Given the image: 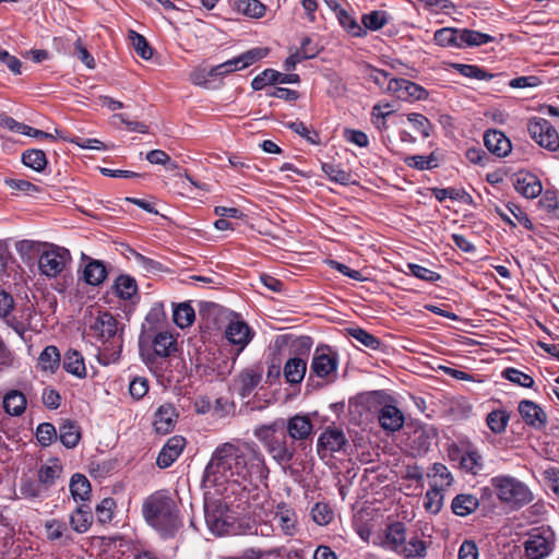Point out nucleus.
Here are the masks:
<instances>
[{"instance_id":"f257e3e1","label":"nucleus","mask_w":559,"mask_h":559,"mask_svg":"<svg viewBox=\"0 0 559 559\" xmlns=\"http://www.w3.org/2000/svg\"><path fill=\"white\" fill-rule=\"evenodd\" d=\"M270 469L259 447L253 442H225L217 447L207 463L203 484L224 495L228 486L246 489L264 484Z\"/></svg>"},{"instance_id":"f03ea898","label":"nucleus","mask_w":559,"mask_h":559,"mask_svg":"<svg viewBox=\"0 0 559 559\" xmlns=\"http://www.w3.org/2000/svg\"><path fill=\"white\" fill-rule=\"evenodd\" d=\"M142 513L147 524L163 538L174 537L182 527L178 504L166 490L150 495L143 502Z\"/></svg>"},{"instance_id":"7ed1b4c3","label":"nucleus","mask_w":559,"mask_h":559,"mask_svg":"<svg viewBox=\"0 0 559 559\" xmlns=\"http://www.w3.org/2000/svg\"><path fill=\"white\" fill-rule=\"evenodd\" d=\"M88 335L99 342L104 350L108 354V359L115 361L118 359L122 348V324L108 311H103L98 307H92L88 310V321L86 322Z\"/></svg>"},{"instance_id":"20e7f679","label":"nucleus","mask_w":559,"mask_h":559,"mask_svg":"<svg viewBox=\"0 0 559 559\" xmlns=\"http://www.w3.org/2000/svg\"><path fill=\"white\" fill-rule=\"evenodd\" d=\"M406 537L405 524L396 521L374 537L373 545L392 551L403 559H424L427 556V544L418 536H413L408 540Z\"/></svg>"},{"instance_id":"39448f33","label":"nucleus","mask_w":559,"mask_h":559,"mask_svg":"<svg viewBox=\"0 0 559 559\" xmlns=\"http://www.w3.org/2000/svg\"><path fill=\"white\" fill-rule=\"evenodd\" d=\"M283 430L284 420L277 419L271 424L255 427L253 435L275 462L288 464L296 453V447L287 440Z\"/></svg>"},{"instance_id":"423d86ee","label":"nucleus","mask_w":559,"mask_h":559,"mask_svg":"<svg viewBox=\"0 0 559 559\" xmlns=\"http://www.w3.org/2000/svg\"><path fill=\"white\" fill-rule=\"evenodd\" d=\"M72 261L70 251L52 243H45L38 257V270L40 275L47 278H56L68 269Z\"/></svg>"},{"instance_id":"0eeeda50","label":"nucleus","mask_w":559,"mask_h":559,"mask_svg":"<svg viewBox=\"0 0 559 559\" xmlns=\"http://www.w3.org/2000/svg\"><path fill=\"white\" fill-rule=\"evenodd\" d=\"M543 192V186L540 180L532 174H526V199H534L540 195L537 202L530 205L535 206L538 211L548 214L552 217H559V198L552 190H546Z\"/></svg>"},{"instance_id":"6e6552de","label":"nucleus","mask_w":559,"mask_h":559,"mask_svg":"<svg viewBox=\"0 0 559 559\" xmlns=\"http://www.w3.org/2000/svg\"><path fill=\"white\" fill-rule=\"evenodd\" d=\"M491 486L498 499L511 509H519L524 501V485L514 477L500 475L492 477Z\"/></svg>"},{"instance_id":"1a4fd4ad","label":"nucleus","mask_w":559,"mask_h":559,"mask_svg":"<svg viewBox=\"0 0 559 559\" xmlns=\"http://www.w3.org/2000/svg\"><path fill=\"white\" fill-rule=\"evenodd\" d=\"M526 535V559H544L550 555L555 535L549 527H534Z\"/></svg>"},{"instance_id":"9d476101","label":"nucleus","mask_w":559,"mask_h":559,"mask_svg":"<svg viewBox=\"0 0 559 559\" xmlns=\"http://www.w3.org/2000/svg\"><path fill=\"white\" fill-rule=\"evenodd\" d=\"M527 131L534 142L543 148L555 152L559 148V134L554 126L544 118H530Z\"/></svg>"},{"instance_id":"9b49d317","label":"nucleus","mask_w":559,"mask_h":559,"mask_svg":"<svg viewBox=\"0 0 559 559\" xmlns=\"http://www.w3.org/2000/svg\"><path fill=\"white\" fill-rule=\"evenodd\" d=\"M337 365V354L331 348H317L312 356L310 372L318 378L333 380L336 377Z\"/></svg>"},{"instance_id":"f8f14e48","label":"nucleus","mask_w":559,"mask_h":559,"mask_svg":"<svg viewBox=\"0 0 559 559\" xmlns=\"http://www.w3.org/2000/svg\"><path fill=\"white\" fill-rule=\"evenodd\" d=\"M385 92L402 100H421L428 97V92L420 85L405 80L391 78Z\"/></svg>"},{"instance_id":"ddd939ff","label":"nucleus","mask_w":559,"mask_h":559,"mask_svg":"<svg viewBox=\"0 0 559 559\" xmlns=\"http://www.w3.org/2000/svg\"><path fill=\"white\" fill-rule=\"evenodd\" d=\"M273 520L286 537H295L300 532L298 515L295 509L287 503L282 502L276 506Z\"/></svg>"},{"instance_id":"4468645a","label":"nucleus","mask_w":559,"mask_h":559,"mask_svg":"<svg viewBox=\"0 0 559 559\" xmlns=\"http://www.w3.org/2000/svg\"><path fill=\"white\" fill-rule=\"evenodd\" d=\"M347 444V439L342 429L326 427L318 439V453L322 456L328 453L338 452Z\"/></svg>"},{"instance_id":"2eb2a0df","label":"nucleus","mask_w":559,"mask_h":559,"mask_svg":"<svg viewBox=\"0 0 559 559\" xmlns=\"http://www.w3.org/2000/svg\"><path fill=\"white\" fill-rule=\"evenodd\" d=\"M284 427L294 445L295 442H304L313 435V424L309 415L297 414L284 423Z\"/></svg>"},{"instance_id":"dca6fc26","label":"nucleus","mask_w":559,"mask_h":559,"mask_svg":"<svg viewBox=\"0 0 559 559\" xmlns=\"http://www.w3.org/2000/svg\"><path fill=\"white\" fill-rule=\"evenodd\" d=\"M452 460H460V467L472 475H477L484 467L483 456L479 451L474 447H468L464 452L459 448L452 449L450 452Z\"/></svg>"},{"instance_id":"f3484780","label":"nucleus","mask_w":559,"mask_h":559,"mask_svg":"<svg viewBox=\"0 0 559 559\" xmlns=\"http://www.w3.org/2000/svg\"><path fill=\"white\" fill-rule=\"evenodd\" d=\"M299 82V75L294 73H281L273 69H266L257 75L251 86L254 91H261L266 85L281 83V84H295Z\"/></svg>"},{"instance_id":"a211bd4d","label":"nucleus","mask_w":559,"mask_h":559,"mask_svg":"<svg viewBox=\"0 0 559 559\" xmlns=\"http://www.w3.org/2000/svg\"><path fill=\"white\" fill-rule=\"evenodd\" d=\"M178 413L173 404L166 403L160 405L155 414L153 426L157 433L167 435L171 432L176 426Z\"/></svg>"},{"instance_id":"6ab92c4d","label":"nucleus","mask_w":559,"mask_h":559,"mask_svg":"<svg viewBox=\"0 0 559 559\" xmlns=\"http://www.w3.org/2000/svg\"><path fill=\"white\" fill-rule=\"evenodd\" d=\"M186 445V440L181 436H174L169 438L166 444L160 450L156 464L160 468L169 467L181 454Z\"/></svg>"},{"instance_id":"aec40b11","label":"nucleus","mask_w":559,"mask_h":559,"mask_svg":"<svg viewBox=\"0 0 559 559\" xmlns=\"http://www.w3.org/2000/svg\"><path fill=\"white\" fill-rule=\"evenodd\" d=\"M429 486L441 491H445L454 483V477L450 469L442 463H433L427 472Z\"/></svg>"},{"instance_id":"412c9836","label":"nucleus","mask_w":559,"mask_h":559,"mask_svg":"<svg viewBox=\"0 0 559 559\" xmlns=\"http://www.w3.org/2000/svg\"><path fill=\"white\" fill-rule=\"evenodd\" d=\"M378 420L384 430L395 432L403 427L404 415L396 406L386 404L379 411Z\"/></svg>"},{"instance_id":"4be33fe9","label":"nucleus","mask_w":559,"mask_h":559,"mask_svg":"<svg viewBox=\"0 0 559 559\" xmlns=\"http://www.w3.org/2000/svg\"><path fill=\"white\" fill-rule=\"evenodd\" d=\"M487 150L498 157L507 156L511 151L510 140L500 131L489 130L484 135Z\"/></svg>"},{"instance_id":"5701e85b","label":"nucleus","mask_w":559,"mask_h":559,"mask_svg":"<svg viewBox=\"0 0 559 559\" xmlns=\"http://www.w3.org/2000/svg\"><path fill=\"white\" fill-rule=\"evenodd\" d=\"M154 354L158 357H169L177 350V341L168 331L156 333L152 340Z\"/></svg>"},{"instance_id":"b1692460","label":"nucleus","mask_w":559,"mask_h":559,"mask_svg":"<svg viewBox=\"0 0 559 559\" xmlns=\"http://www.w3.org/2000/svg\"><path fill=\"white\" fill-rule=\"evenodd\" d=\"M62 469L63 468L59 460H49L38 469V483L43 486L44 489L50 488L61 476Z\"/></svg>"},{"instance_id":"393cba45","label":"nucleus","mask_w":559,"mask_h":559,"mask_svg":"<svg viewBox=\"0 0 559 559\" xmlns=\"http://www.w3.org/2000/svg\"><path fill=\"white\" fill-rule=\"evenodd\" d=\"M225 335L230 343L239 345L240 349L247 346L251 340L250 329L242 321L230 322L226 329Z\"/></svg>"},{"instance_id":"a878e982","label":"nucleus","mask_w":559,"mask_h":559,"mask_svg":"<svg viewBox=\"0 0 559 559\" xmlns=\"http://www.w3.org/2000/svg\"><path fill=\"white\" fill-rule=\"evenodd\" d=\"M63 369L80 379H83L86 377V367L84 362V358L82 354L76 349H69L64 354L63 358Z\"/></svg>"},{"instance_id":"bb28decb","label":"nucleus","mask_w":559,"mask_h":559,"mask_svg":"<svg viewBox=\"0 0 559 559\" xmlns=\"http://www.w3.org/2000/svg\"><path fill=\"white\" fill-rule=\"evenodd\" d=\"M69 488L75 502H85L91 499V484L83 474H74L70 479Z\"/></svg>"},{"instance_id":"cd10ccee","label":"nucleus","mask_w":559,"mask_h":559,"mask_svg":"<svg viewBox=\"0 0 559 559\" xmlns=\"http://www.w3.org/2000/svg\"><path fill=\"white\" fill-rule=\"evenodd\" d=\"M106 277L107 269L104 262L91 259L86 263L83 270V278L88 285L98 286L105 281Z\"/></svg>"},{"instance_id":"c85d7f7f","label":"nucleus","mask_w":559,"mask_h":559,"mask_svg":"<svg viewBox=\"0 0 559 559\" xmlns=\"http://www.w3.org/2000/svg\"><path fill=\"white\" fill-rule=\"evenodd\" d=\"M59 440L61 443L68 448L73 449L78 445L81 440V430L79 425L72 420H64L59 426Z\"/></svg>"},{"instance_id":"c756f323","label":"nucleus","mask_w":559,"mask_h":559,"mask_svg":"<svg viewBox=\"0 0 559 559\" xmlns=\"http://www.w3.org/2000/svg\"><path fill=\"white\" fill-rule=\"evenodd\" d=\"M91 508L82 503L70 515V525L76 533H85L92 525Z\"/></svg>"},{"instance_id":"7c9ffc66","label":"nucleus","mask_w":559,"mask_h":559,"mask_svg":"<svg viewBox=\"0 0 559 559\" xmlns=\"http://www.w3.org/2000/svg\"><path fill=\"white\" fill-rule=\"evenodd\" d=\"M60 358L59 349L56 346H46L39 354L38 367L44 372L55 373L59 369Z\"/></svg>"},{"instance_id":"2f4dec72","label":"nucleus","mask_w":559,"mask_h":559,"mask_svg":"<svg viewBox=\"0 0 559 559\" xmlns=\"http://www.w3.org/2000/svg\"><path fill=\"white\" fill-rule=\"evenodd\" d=\"M306 371V361L298 357L288 359L284 366V377L287 382L293 384L300 383L305 378Z\"/></svg>"},{"instance_id":"473e14b6","label":"nucleus","mask_w":559,"mask_h":559,"mask_svg":"<svg viewBox=\"0 0 559 559\" xmlns=\"http://www.w3.org/2000/svg\"><path fill=\"white\" fill-rule=\"evenodd\" d=\"M479 506L478 499L474 495L462 493L457 495L452 500V511L459 516H466L473 513Z\"/></svg>"},{"instance_id":"72a5a7b5","label":"nucleus","mask_w":559,"mask_h":559,"mask_svg":"<svg viewBox=\"0 0 559 559\" xmlns=\"http://www.w3.org/2000/svg\"><path fill=\"white\" fill-rule=\"evenodd\" d=\"M547 414L544 408L532 402L526 400V425L540 430L547 425Z\"/></svg>"},{"instance_id":"f704fd0d","label":"nucleus","mask_w":559,"mask_h":559,"mask_svg":"<svg viewBox=\"0 0 559 559\" xmlns=\"http://www.w3.org/2000/svg\"><path fill=\"white\" fill-rule=\"evenodd\" d=\"M3 407L8 414L19 416L26 408V397L20 391H10L3 397Z\"/></svg>"},{"instance_id":"c9c22d12","label":"nucleus","mask_w":559,"mask_h":559,"mask_svg":"<svg viewBox=\"0 0 559 559\" xmlns=\"http://www.w3.org/2000/svg\"><path fill=\"white\" fill-rule=\"evenodd\" d=\"M461 29L443 27L435 32L433 39L441 47L461 48Z\"/></svg>"},{"instance_id":"e433bc0d","label":"nucleus","mask_w":559,"mask_h":559,"mask_svg":"<svg viewBox=\"0 0 559 559\" xmlns=\"http://www.w3.org/2000/svg\"><path fill=\"white\" fill-rule=\"evenodd\" d=\"M509 420L510 414L503 408L493 409L486 417L488 428L496 435L506 431Z\"/></svg>"},{"instance_id":"4c0bfd02","label":"nucleus","mask_w":559,"mask_h":559,"mask_svg":"<svg viewBox=\"0 0 559 559\" xmlns=\"http://www.w3.org/2000/svg\"><path fill=\"white\" fill-rule=\"evenodd\" d=\"M22 162L26 167L38 173L43 171L48 164L45 152L36 148L25 151L22 154Z\"/></svg>"},{"instance_id":"58836bf2","label":"nucleus","mask_w":559,"mask_h":559,"mask_svg":"<svg viewBox=\"0 0 559 559\" xmlns=\"http://www.w3.org/2000/svg\"><path fill=\"white\" fill-rule=\"evenodd\" d=\"M336 17L342 27L345 31H347L352 36L362 37L367 34V31L345 9L338 10L336 13Z\"/></svg>"},{"instance_id":"ea45409f","label":"nucleus","mask_w":559,"mask_h":559,"mask_svg":"<svg viewBox=\"0 0 559 559\" xmlns=\"http://www.w3.org/2000/svg\"><path fill=\"white\" fill-rule=\"evenodd\" d=\"M261 379V372L254 369L245 370L239 378L241 395H250L253 392V390L259 385Z\"/></svg>"},{"instance_id":"a19ab883","label":"nucleus","mask_w":559,"mask_h":559,"mask_svg":"<svg viewBox=\"0 0 559 559\" xmlns=\"http://www.w3.org/2000/svg\"><path fill=\"white\" fill-rule=\"evenodd\" d=\"M115 289L121 299H131L136 290V282L129 275H120L115 282Z\"/></svg>"},{"instance_id":"79ce46f5","label":"nucleus","mask_w":559,"mask_h":559,"mask_svg":"<svg viewBox=\"0 0 559 559\" xmlns=\"http://www.w3.org/2000/svg\"><path fill=\"white\" fill-rule=\"evenodd\" d=\"M236 8L239 12L252 19H260L265 13V5L259 0H237Z\"/></svg>"},{"instance_id":"37998d69","label":"nucleus","mask_w":559,"mask_h":559,"mask_svg":"<svg viewBox=\"0 0 559 559\" xmlns=\"http://www.w3.org/2000/svg\"><path fill=\"white\" fill-rule=\"evenodd\" d=\"M194 319V309L188 304H181L174 310V322L180 329L190 326Z\"/></svg>"},{"instance_id":"c03bdc74","label":"nucleus","mask_w":559,"mask_h":559,"mask_svg":"<svg viewBox=\"0 0 559 559\" xmlns=\"http://www.w3.org/2000/svg\"><path fill=\"white\" fill-rule=\"evenodd\" d=\"M443 491L430 487L424 497L425 510L431 514H437L443 506Z\"/></svg>"},{"instance_id":"a18cd8bd","label":"nucleus","mask_w":559,"mask_h":559,"mask_svg":"<svg viewBox=\"0 0 559 559\" xmlns=\"http://www.w3.org/2000/svg\"><path fill=\"white\" fill-rule=\"evenodd\" d=\"M461 48L471 47V46H480L483 44L488 43L491 37L485 33H480L477 31L471 29H461Z\"/></svg>"},{"instance_id":"49530a36","label":"nucleus","mask_w":559,"mask_h":559,"mask_svg":"<svg viewBox=\"0 0 559 559\" xmlns=\"http://www.w3.org/2000/svg\"><path fill=\"white\" fill-rule=\"evenodd\" d=\"M322 170L328 176V178L332 181H335L341 185H348L352 180V175L349 171L343 169L338 165L335 164H323Z\"/></svg>"},{"instance_id":"de8ad7c7","label":"nucleus","mask_w":559,"mask_h":559,"mask_svg":"<svg viewBox=\"0 0 559 559\" xmlns=\"http://www.w3.org/2000/svg\"><path fill=\"white\" fill-rule=\"evenodd\" d=\"M129 39L131 40V44L135 50V52L143 59L148 60L151 59L153 51L152 48L148 46V43L146 38L134 32L129 31Z\"/></svg>"},{"instance_id":"09e8293b","label":"nucleus","mask_w":559,"mask_h":559,"mask_svg":"<svg viewBox=\"0 0 559 559\" xmlns=\"http://www.w3.org/2000/svg\"><path fill=\"white\" fill-rule=\"evenodd\" d=\"M312 520L318 525H328L334 518L333 510L326 503L318 502L311 509Z\"/></svg>"},{"instance_id":"8fccbe9b","label":"nucleus","mask_w":559,"mask_h":559,"mask_svg":"<svg viewBox=\"0 0 559 559\" xmlns=\"http://www.w3.org/2000/svg\"><path fill=\"white\" fill-rule=\"evenodd\" d=\"M365 29L378 31L388 23L386 14L383 11H372L361 17Z\"/></svg>"},{"instance_id":"3c124183","label":"nucleus","mask_w":559,"mask_h":559,"mask_svg":"<svg viewBox=\"0 0 559 559\" xmlns=\"http://www.w3.org/2000/svg\"><path fill=\"white\" fill-rule=\"evenodd\" d=\"M4 183L11 190L22 192L25 195H35L40 192L39 187L24 179L8 178L4 180Z\"/></svg>"},{"instance_id":"603ef678","label":"nucleus","mask_w":559,"mask_h":559,"mask_svg":"<svg viewBox=\"0 0 559 559\" xmlns=\"http://www.w3.org/2000/svg\"><path fill=\"white\" fill-rule=\"evenodd\" d=\"M365 75L369 81L373 82L378 87L385 92L389 80L391 79L389 72L377 69L372 66H366Z\"/></svg>"},{"instance_id":"864d4df0","label":"nucleus","mask_w":559,"mask_h":559,"mask_svg":"<svg viewBox=\"0 0 559 559\" xmlns=\"http://www.w3.org/2000/svg\"><path fill=\"white\" fill-rule=\"evenodd\" d=\"M310 43L309 38H305L301 43L300 50H297L295 53H292L289 57L286 58L284 62V67L286 71H290L295 69L296 64L301 62L305 59L314 57V52H309L306 49V45Z\"/></svg>"},{"instance_id":"5fc2aeb1","label":"nucleus","mask_w":559,"mask_h":559,"mask_svg":"<svg viewBox=\"0 0 559 559\" xmlns=\"http://www.w3.org/2000/svg\"><path fill=\"white\" fill-rule=\"evenodd\" d=\"M115 509L116 502L112 498L103 499L96 507L97 520L103 524L109 523L114 518Z\"/></svg>"},{"instance_id":"6e6d98bb","label":"nucleus","mask_w":559,"mask_h":559,"mask_svg":"<svg viewBox=\"0 0 559 559\" xmlns=\"http://www.w3.org/2000/svg\"><path fill=\"white\" fill-rule=\"evenodd\" d=\"M36 438L41 445L47 447L58 438L57 430L52 424L43 423L36 429Z\"/></svg>"},{"instance_id":"4d7b16f0","label":"nucleus","mask_w":559,"mask_h":559,"mask_svg":"<svg viewBox=\"0 0 559 559\" xmlns=\"http://www.w3.org/2000/svg\"><path fill=\"white\" fill-rule=\"evenodd\" d=\"M406 164L409 167L425 170V169H431L433 167H437V158L433 154H430L428 156L423 155H415L406 158Z\"/></svg>"},{"instance_id":"13d9d810","label":"nucleus","mask_w":559,"mask_h":559,"mask_svg":"<svg viewBox=\"0 0 559 559\" xmlns=\"http://www.w3.org/2000/svg\"><path fill=\"white\" fill-rule=\"evenodd\" d=\"M43 486L32 478H23L20 485V492L23 498L33 499L41 496Z\"/></svg>"},{"instance_id":"bf43d9fd","label":"nucleus","mask_w":559,"mask_h":559,"mask_svg":"<svg viewBox=\"0 0 559 559\" xmlns=\"http://www.w3.org/2000/svg\"><path fill=\"white\" fill-rule=\"evenodd\" d=\"M453 68L462 75L476 80H486L492 78L491 74H487L483 69L472 64H453Z\"/></svg>"},{"instance_id":"052dcab7","label":"nucleus","mask_w":559,"mask_h":559,"mask_svg":"<svg viewBox=\"0 0 559 559\" xmlns=\"http://www.w3.org/2000/svg\"><path fill=\"white\" fill-rule=\"evenodd\" d=\"M407 267L412 275L429 283L437 282L441 277L440 274H438L437 272L429 270L425 266H421L419 264L409 263L407 264Z\"/></svg>"},{"instance_id":"680f3d73","label":"nucleus","mask_w":559,"mask_h":559,"mask_svg":"<svg viewBox=\"0 0 559 559\" xmlns=\"http://www.w3.org/2000/svg\"><path fill=\"white\" fill-rule=\"evenodd\" d=\"M407 120L424 138H428L430 135V122L424 115L412 112L407 116Z\"/></svg>"},{"instance_id":"e2e57ef3","label":"nucleus","mask_w":559,"mask_h":559,"mask_svg":"<svg viewBox=\"0 0 559 559\" xmlns=\"http://www.w3.org/2000/svg\"><path fill=\"white\" fill-rule=\"evenodd\" d=\"M349 334L359 343L368 348L376 349L380 345V341L362 329H352Z\"/></svg>"},{"instance_id":"0e129e2a","label":"nucleus","mask_w":559,"mask_h":559,"mask_svg":"<svg viewBox=\"0 0 559 559\" xmlns=\"http://www.w3.org/2000/svg\"><path fill=\"white\" fill-rule=\"evenodd\" d=\"M146 159L151 164L167 166L168 169H176L177 168V164L175 162H173L171 158L169 157V155L166 152L162 151V150H152V151H150L146 154Z\"/></svg>"},{"instance_id":"69168bd1","label":"nucleus","mask_w":559,"mask_h":559,"mask_svg":"<svg viewBox=\"0 0 559 559\" xmlns=\"http://www.w3.org/2000/svg\"><path fill=\"white\" fill-rule=\"evenodd\" d=\"M205 521L214 534L221 535L225 532L226 522L214 511H211L209 507L205 508Z\"/></svg>"},{"instance_id":"338daca9","label":"nucleus","mask_w":559,"mask_h":559,"mask_svg":"<svg viewBox=\"0 0 559 559\" xmlns=\"http://www.w3.org/2000/svg\"><path fill=\"white\" fill-rule=\"evenodd\" d=\"M270 52V49L266 47H254L252 49L247 50L246 52L241 53L242 61L248 68L249 66L255 63L257 61L263 59L266 57Z\"/></svg>"},{"instance_id":"774afa93","label":"nucleus","mask_w":559,"mask_h":559,"mask_svg":"<svg viewBox=\"0 0 559 559\" xmlns=\"http://www.w3.org/2000/svg\"><path fill=\"white\" fill-rule=\"evenodd\" d=\"M545 484L559 499V469L556 467H548L542 473Z\"/></svg>"}]
</instances>
